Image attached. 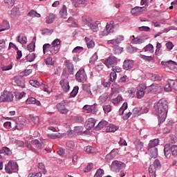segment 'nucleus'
I'll return each mask as SVG.
<instances>
[{"label":"nucleus","mask_w":177,"mask_h":177,"mask_svg":"<svg viewBox=\"0 0 177 177\" xmlns=\"http://www.w3.org/2000/svg\"><path fill=\"white\" fill-rule=\"evenodd\" d=\"M154 109L157 111L158 121L162 124L167 120L168 110H169L168 101L164 98L160 99L158 103L155 104Z\"/></svg>","instance_id":"obj_1"},{"label":"nucleus","mask_w":177,"mask_h":177,"mask_svg":"<svg viewBox=\"0 0 177 177\" xmlns=\"http://www.w3.org/2000/svg\"><path fill=\"white\" fill-rule=\"evenodd\" d=\"M164 153L167 158L171 157V153L174 157H177V145H169V144H166L164 148Z\"/></svg>","instance_id":"obj_2"},{"label":"nucleus","mask_w":177,"mask_h":177,"mask_svg":"<svg viewBox=\"0 0 177 177\" xmlns=\"http://www.w3.org/2000/svg\"><path fill=\"white\" fill-rule=\"evenodd\" d=\"M104 64H105L107 68H112V67L118 64V58L111 55L104 59Z\"/></svg>","instance_id":"obj_3"},{"label":"nucleus","mask_w":177,"mask_h":177,"mask_svg":"<svg viewBox=\"0 0 177 177\" xmlns=\"http://www.w3.org/2000/svg\"><path fill=\"white\" fill-rule=\"evenodd\" d=\"M60 39H55L49 48V55H56L59 53V50H60Z\"/></svg>","instance_id":"obj_4"},{"label":"nucleus","mask_w":177,"mask_h":177,"mask_svg":"<svg viewBox=\"0 0 177 177\" xmlns=\"http://www.w3.org/2000/svg\"><path fill=\"white\" fill-rule=\"evenodd\" d=\"M114 21H111L110 23H107L105 29L100 32V37H105L106 35H109V34H111V32H114Z\"/></svg>","instance_id":"obj_5"},{"label":"nucleus","mask_w":177,"mask_h":177,"mask_svg":"<svg viewBox=\"0 0 177 177\" xmlns=\"http://www.w3.org/2000/svg\"><path fill=\"white\" fill-rule=\"evenodd\" d=\"M161 168V163L160 160L156 159L153 162V165H151L149 167V172L150 177H156V171Z\"/></svg>","instance_id":"obj_6"},{"label":"nucleus","mask_w":177,"mask_h":177,"mask_svg":"<svg viewBox=\"0 0 177 177\" xmlns=\"http://www.w3.org/2000/svg\"><path fill=\"white\" fill-rule=\"evenodd\" d=\"M75 78L77 82H82V84L86 82L88 76H86V73H85V69H80L75 74Z\"/></svg>","instance_id":"obj_7"},{"label":"nucleus","mask_w":177,"mask_h":177,"mask_svg":"<svg viewBox=\"0 0 177 177\" xmlns=\"http://www.w3.org/2000/svg\"><path fill=\"white\" fill-rule=\"evenodd\" d=\"M17 171H19V165L13 162V160H10L8 165H6V172H7V174L17 172Z\"/></svg>","instance_id":"obj_8"},{"label":"nucleus","mask_w":177,"mask_h":177,"mask_svg":"<svg viewBox=\"0 0 177 177\" xmlns=\"http://www.w3.org/2000/svg\"><path fill=\"white\" fill-rule=\"evenodd\" d=\"M146 93V84L142 83L137 86L136 96L138 99L145 97Z\"/></svg>","instance_id":"obj_9"},{"label":"nucleus","mask_w":177,"mask_h":177,"mask_svg":"<svg viewBox=\"0 0 177 177\" xmlns=\"http://www.w3.org/2000/svg\"><path fill=\"white\" fill-rule=\"evenodd\" d=\"M122 71V68L119 66H114L112 67V72L110 73V81L111 82H115V80H117V73H121Z\"/></svg>","instance_id":"obj_10"},{"label":"nucleus","mask_w":177,"mask_h":177,"mask_svg":"<svg viewBox=\"0 0 177 177\" xmlns=\"http://www.w3.org/2000/svg\"><path fill=\"white\" fill-rule=\"evenodd\" d=\"M14 97L12 93L4 91L0 96V102H12Z\"/></svg>","instance_id":"obj_11"},{"label":"nucleus","mask_w":177,"mask_h":177,"mask_svg":"<svg viewBox=\"0 0 177 177\" xmlns=\"http://www.w3.org/2000/svg\"><path fill=\"white\" fill-rule=\"evenodd\" d=\"M20 10L18 8H13L10 12L11 20L13 21H17V20L20 19Z\"/></svg>","instance_id":"obj_12"},{"label":"nucleus","mask_w":177,"mask_h":177,"mask_svg":"<svg viewBox=\"0 0 177 177\" xmlns=\"http://www.w3.org/2000/svg\"><path fill=\"white\" fill-rule=\"evenodd\" d=\"M175 85H176V81L174 80H168L167 84L165 86V91L166 92H171L172 89H175Z\"/></svg>","instance_id":"obj_13"},{"label":"nucleus","mask_w":177,"mask_h":177,"mask_svg":"<svg viewBox=\"0 0 177 177\" xmlns=\"http://www.w3.org/2000/svg\"><path fill=\"white\" fill-rule=\"evenodd\" d=\"M125 167H127L125 163L118 160H113L111 164V169H122Z\"/></svg>","instance_id":"obj_14"},{"label":"nucleus","mask_w":177,"mask_h":177,"mask_svg":"<svg viewBox=\"0 0 177 177\" xmlns=\"http://www.w3.org/2000/svg\"><path fill=\"white\" fill-rule=\"evenodd\" d=\"M14 81L17 86H20V88H26V82L21 75L15 76L14 77Z\"/></svg>","instance_id":"obj_15"},{"label":"nucleus","mask_w":177,"mask_h":177,"mask_svg":"<svg viewBox=\"0 0 177 177\" xmlns=\"http://www.w3.org/2000/svg\"><path fill=\"white\" fill-rule=\"evenodd\" d=\"M57 109L61 114H67L68 113V109L66 108V102L62 101L57 104Z\"/></svg>","instance_id":"obj_16"},{"label":"nucleus","mask_w":177,"mask_h":177,"mask_svg":"<svg viewBox=\"0 0 177 177\" xmlns=\"http://www.w3.org/2000/svg\"><path fill=\"white\" fill-rule=\"evenodd\" d=\"M124 41V36L120 35L116 39H113L107 41L108 45H113V46H117V45H120L121 41Z\"/></svg>","instance_id":"obj_17"},{"label":"nucleus","mask_w":177,"mask_h":177,"mask_svg":"<svg viewBox=\"0 0 177 177\" xmlns=\"http://www.w3.org/2000/svg\"><path fill=\"white\" fill-rule=\"evenodd\" d=\"M144 12H146L145 7H136L131 10V14L134 16H140Z\"/></svg>","instance_id":"obj_18"},{"label":"nucleus","mask_w":177,"mask_h":177,"mask_svg":"<svg viewBox=\"0 0 177 177\" xmlns=\"http://www.w3.org/2000/svg\"><path fill=\"white\" fill-rule=\"evenodd\" d=\"M133 60L127 59L124 61L122 68L124 70H131L133 67Z\"/></svg>","instance_id":"obj_19"},{"label":"nucleus","mask_w":177,"mask_h":177,"mask_svg":"<svg viewBox=\"0 0 177 177\" xmlns=\"http://www.w3.org/2000/svg\"><path fill=\"white\" fill-rule=\"evenodd\" d=\"M117 154H118V149H113L106 156V161H111V160H114V158L117 156Z\"/></svg>","instance_id":"obj_20"},{"label":"nucleus","mask_w":177,"mask_h":177,"mask_svg":"<svg viewBox=\"0 0 177 177\" xmlns=\"http://www.w3.org/2000/svg\"><path fill=\"white\" fill-rule=\"evenodd\" d=\"M96 123V120L93 118H89L85 124V128L87 131H90L95 127V124Z\"/></svg>","instance_id":"obj_21"},{"label":"nucleus","mask_w":177,"mask_h":177,"mask_svg":"<svg viewBox=\"0 0 177 177\" xmlns=\"http://www.w3.org/2000/svg\"><path fill=\"white\" fill-rule=\"evenodd\" d=\"M31 143L33 146H35L36 149L38 150H41L45 147V144L44 142H40L39 140L37 139L32 140Z\"/></svg>","instance_id":"obj_22"},{"label":"nucleus","mask_w":177,"mask_h":177,"mask_svg":"<svg viewBox=\"0 0 177 177\" xmlns=\"http://www.w3.org/2000/svg\"><path fill=\"white\" fill-rule=\"evenodd\" d=\"M66 67L68 69V74L70 75H74V64L69 61H65Z\"/></svg>","instance_id":"obj_23"},{"label":"nucleus","mask_w":177,"mask_h":177,"mask_svg":"<svg viewBox=\"0 0 177 177\" xmlns=\"http://www.w3.org/2000/svg\"><path fill=\"white\" fill-rule=\"evenodd\" d=\"M148 153L151 158H157L158 149L157 148H148Z\"/></svg>","instance_id":"obj_24"},{"label":"nucleus","mask_w":177,"mask_h":177,"mask_svg":"<svg viewBox=\"0 0 177 177\" xmlns=\"http://www.w3.org/2000/svg\"><path fill=\"white\" fill-rule=\"evenodd\" d=\"M99 24H100V21H96L94 24L91 22L88 26L93 32H97L99 31Z\"/></svg>","instance_id":"obj_25"},{"label":"nucleus","mask_w":177,"mask_h":177,"mask_svg":"<svg viewBox=\"0 0 177 177\" xmlns=\"http://www.w3.org/2000/svg\"><path fill=\"white\" fill-rule=\"evenodd\" d=\"M26 103V104H37V106H41V102L32 97L28 98Z\"/></svg>","instance_id":"obj_26"},{"label":"nucleus","mask_w":177,"mask_h":177,"mask_svg":"<svg viewBox=\"0 0 177 177\" xmlns=\"http://www.w3.org/2000/svg\"><path fill=\"white\" fill-rule=\"evenodd\" d=\"M59 84L64 92H68V91H70V85L68 84V82L61 80Z\"/></svg>","instance_id":"obj_27"},{"label":"nucleus","mask_w":177,"mask_h":177,"mask_svg":"<svg viewBox=\"0 0 177 177\" xmlns=\"http://www.w3.org/2000/svg\"><path fill=\"white\" fill-rule=\"evenodd\" d=\"M159 142L160 140L158 138L150 140L148 145V149H156V146H158Z\"/></svg>","instance_id":"obj_28"},{"label":"nucleus","mask_w":177,"mask_h":177,"mask_svg":"<svg viewBox=\"0 0 177 177\" xmlns=\"http://www.w3.org/2000/svg\"><path fill=\"white\" fill-rule=\"evenodd\" d=\"M17 42L21 44H27V37L23 34H20L17 37Z\"/></svg>","instance_id":"obj_29"},{"label":"nucleus","mask_w":177,"mask_h":177,"mask_svg":"<svg viewBox=\"0 0 177 177\" xmlns=\"http://www.w3.org/2000/svg\"><path fill=\"white\" fill-rule=\"evenodd\" d=\"M107 125H109V122L106 120H102L95 127V129H97V131H100V129L104 128V127H107Z\"/></svg>","instance_id":"obj_30"},{"label":"nucleus","mask_w":177,"mask_h":177,"mask_svg":"<svg viewBox=\"0 0 177 177\" xmlns=\"http://www.w3.org/2000/svg\"><path fill=\"white\" fill-rule=\"evenodd\" d=\"M59 14L61 17H62L64 19H67V7H66V5H64L62 6V8L61 9V10L59 11Z\"/></svg>","instance_id":"obj_31"},{"label":"nucleus","mask_w":177,"mask_h":177,"mask_svg":"<svg viewBox=\"0 0 177 177\" xmlns=\"http://www.w3.org/2000/svg\"><path fill=\"white\" fill-rule=\"evenodd\" d=\"M24 124H26L24 119H21V121H17L15 122L16 129H23V128H24Z\"/></svg>","instance_id":"obj_32"},{"label":"nucleus","mask_w":177,"mask_h":177,"mask_svg":"<svg viewBox=\"0 0 177 177\" xmlns=\"http://www.w3.org/2000/svg\"><path fill=\"white\" fill-rule=\"evenodd\" d=\"M134 145L138 151H140V150L143 149V142H142V141H140L139 139H137L134 141Z\"/></svg>","instance_id":"obj_33"},{"label":"nucleus","mask_w":177,"mask_h":177,"mask_svg":"<svg viewBox=\"0 0 177 177\" xmlns=\"http://www.w3.org/2000/svg\"><path fill=\"white\" fill-rule=\"evenodd\" d=\"M10 28V25L9 24V21H3L1 24V28L0 29V32L2 31H6V30H9Z\"/></svg>","instance_id":"obj_34"},{"label":"nucleus","mask_w":177,"mask_h":177,"mask_svg":"<svg viewBox=\"0 0 177 177\" xmlns=\"http://www.w3.org/2000/svg\"><path fill=\"white\" fill-rule=\"evenodd\" d=\"M55 19H56V17L53 14H49L46 17V23L47 24H52L53 21H55Z\"/></svg>","instance_id":"obj_35"},{"label":"nucleus","mask_w":177,"mask_h":177,"mask_svg":"<svg viewBox=\"0 0 177 177\" xmlns=\"http://www.w3.org/2000/svg\"><path fill=\"white\" fill-rule=\"evenodd\" d=\"M85 41L87 45V48H88V49H92L95 48V41H93V40H91V39H89L88 37H85Z\"/></svg>","instance_id":"obj_36"},{"label":"nucleus","mask_w":177,"mask_h":177,"mask_svg":"<svg viewBox=\"0 0 177 177\" xmlns=\"http://www.w3.org/2000/svg\"><path fill=\"white\" fill-rule=\"evenodd\" d=\"M115 131H118V127L114 124H109L106 129V132H115Z\"/></svg>","instance_id":"obj_37"},{"label":"nucleus","mask_w":177,"mask_h":177,"mask_svg":"<svg viewBox=\"0 0 177 177\" xmlns=\"http://www.w3.org/2000/svg\"><path fill=\"white\" fill-rule=\"evenodd\" d=\"M175 64H177L176 62H175L172 60L161 62V65L166 66V67H171V66H175Z\"/></svg>","instance_id":"obj_38"},{"label":"nucleus","mask_w":177,"mask_h":177,"mask_svg":"<svg viewBox=\"0 0 177 177\" xmlns=\"http://www.w3.org/2000/svg\"><path fill=\"white\" fill-rule=\"evenodd\" d=\"M83 91H86L88 93L89 96H93V93L91 91V85L89 84H83L82 85Z\"/></svg>","instance_id":"obj_39"},{"label":"nucleus","mask_w":177,"mask_h":177,"mask_svg":"<svg viewBox=\"0 0 177 177\" xmlns=\"http://www.w3.org/2000/svg\"><path fill=\"white\" fill-rule=\"evenodd\" d=\"M82 21L84 24L89 26L92 23V18L89 16L85 15L82 17Z\"/></svg>","instance_id":"obj_40"},{"label":"nucleus","mask_w":177,"mask_h":177,"mask_svg":"<svg viewBox=\"0 0 177 177\" xmlns=\"http://www.w3.org/2000/svg\"><path fill=\"white\" fill-rule=\"evenodd\" d=\"M0 153H5L7 156H12V151L8 147H4L0 150Z\"/></svg>","instance_id":"obj_41"},{"label":"nucleus","mask_w":177,"mask_h":177,"mask_svg":"<svg viewBox=\"0 0 177 177\" xmlns=\"http://www.w3.org/2000/svg\"><path fill=\"white\" fill-rule=\"evenodd\" d=\"M62 136H63L60 133L48 134V138H49V139H60Z\"/></svg>","instance_id":"obj_42"},{"label":"nucleus","mask_w":177,"mask_h":177,"mask_svg":"<svg viewBox=\"0 0 177 177\" xmlns=\"http://www.w3.org/2000/svg\"><path fill=\"white\" fill-rule=\"evenodd\" d=\"M74 131L77 135H82V133H84L85 132V131H84V127L81 126L75 127Z\"/></svg>","instance_id":"obj_43"},{"label":"nucleus","mask_w":177,"mask_h":177,"mask_svg":"<svg viewBox=\"0 0 177 177\" xmlns=\"http://www.w3.org/2000/svg\"><path fill=\"white\" fill-rule=\"evenodd\" d=\"M28 16H30V17H41V14L37 12V11L32 10L30 12L28 13Z\"/></svg>","instance_id":"obj_44"},{"label":"nucleus","mask_w":177,"mask_h":177,"mask_svg":"<svg viewBox=\"0 0 177 177\" xmlns=\"http://www.w3.org/2000/svg\"><path fill=\"white\" fill-rule=\"evenodd\" d=\"M45 63L48 67H50V66H53L55 64V62H53V59L52 57H48L45 59Z\"/></svg>","instance_id":"obj_45"},{"label":"nucleus","mask_w":177,"mask_h":177,"mask_svg":"<svg viewBox=\"0 0 177 177\" xmlns=\"http://www.w3.org/2000/svg\"><path fill=\"white\" fill-rule=\"evenodd\" d=\"M128 109V103L124 102L121 108L119 109V114L120 115H122L124 114V112Z\"/></svg>","instance_id":"obj_46"},{"label":"nucleus","mask_w":177,"mask_h":177,"mask_svg":"<svg viewBox=\"0 0 177 177\" xmlns=\"http://www.w3.org/2000/svg\"><path fill=\"white\" fill-rule=\"evenodd\" d=\"M42 35H52L53 33V29L45 28L41 30Z\"/></svg>","instance_id":"obj_47"},{"label":"nucleus","mask_w":177,"mask_h":177,"mask_svg":"<svg viewBox=\"0 0 177 177\" xmlns=\"http://www.w3.org/2000/svg\"><path fill=\"white\" fill-rule=\"evenodd\" d=\"M113 53L114 55H121V53H122V48L118 44L117 46H113Z\"/></svg>","instance_id":"obj_48"},{"label":"nucleus","mask_w":177,"mask_h":177,"mask_svg":"<svg viewBox=\"0 0 177 177\" xmlns=\"http://www.w3.org/2000/svg\"><path fill=\"white\" fill-rule=\"evenodd\" d=\"M79 89L80 87H78V86H75L70 93L71 97H75V96H77V94L78 93Z\"/></svg>","instance_id":"obj_49"},{"label":"nucleus","mask_w":177,"mask_h":177,"mask_svg":"<svg viewBox=\"0 0 177 177\" xmlns=\"http://www.w3.org/2000/svg\"><path fill=\"white\" fill-rule=\"evenodd\" d=\"M37 57V55H35V53H30L26 56V60L28 62H34L35 60V58Z\"/></svg>","instance_id":"obj_50"},{"label":"nucleus","mask_w":177,"mask_h":177,"mask_svg":"<svg viewBox=\"0 0 177 177\" xmlns=\"http://www.w3.org/2000/svg\"><path fill=\"white\" fill-rule=\"evenodd\" d=\"M84 150L86 151V153H88V154H92L95 153V148L92 147L91 146L85 147Z\"/></svg>","instance_id":"obj_51"},{"label":"nucleus","mask_w":177,"mask_h":177,"mask_svg":"<svg viewBox=\"0 0 177 177\" xmlns=\"http://www.w3.org/2000/svg\"><path fill=\"white\" fill-rule=\"evenodd\" d=\"M145 52H150V53H153L154 52L153 47L151 44H148L144 48Z\"/></svg>","instance_id":"obj_52"},{"label":"nucleus","mask_w":177,"mask_h":177,"mask_svg":"<svg viewBox=\"0 0 177 177\" xmlns=\"http://www.w3.org/2000/svg\"><path fill=\"white\" fill-rule=\"evenodd\" d=\"M128 81H129V78L127 75H123L118 80L119 84H125Z\"/></svg>","instance_id":"obj_53"},{"label":"nucleus","mask_w":177,"mask_h":177,"mask_svg":"<svg viewBox=\"0 0 177 177\" xmlns=\"http://www.w3.org/2000/svg\"><path fill=\"white\" fill-rule=\"evenodd\" d=\"M150 78L151 81H161L162 77L161 76L156 74H151L150 75Z\"/></svg>","instance_id":"obj_54"},{"label":"nucleus","mask_w":177,"mask_h":177,"mask_svg":"<svg viewBox=\"0 0 177 177\" xmlns=\"http://www.w3.org/2000/svg\"><path fill=\"white\" fill-rule=\"evenodd\" d=\"M118 91V86L117 85V84H113L111 87V92L110 96H113L114 93H117Z\"/></svg>","instance_id":"obj_55"},{"label":"nucleus","mask_w":177,"mask_h":177,"mask_svg":"<svg viewBox=\"0 0 177 177\" xmlns=\"http://www.w3.org/2000/svg\"><path fill=\"white\" fill-rule=\"evenodd\" d=\"M32 73V71L31 69H26L24 71L21 72L20 73L21 77H27L28 75H30Z\"/></svg>","instance_id":"obj_56"},{"label":"nucleus","mask_w":177,"mask_h":177,"mask_svg":"<svg viewBox=\"0 0 177 177\" xmlns=\"http://www.w3.org/2000/svg\"><path fill=\"white\" fill-rule=\"evenodd\" d=\"M104 175V170L103 169H99L97 170L94 175V177H102Z\"/></svg>","instance_id":"obj_57"},{"label":"nucleus","mask_w":177,"mask_h":177,"mask_svg":"<svg viewBox=\"0 0 177 177\" xmlns=\"http://www.w3.org/2000/svg\"><path fill=\"white\" fill-rule=\"evenodd\" d=\"M30 84L32 85V86H35L37 88V86H39L40 85H42L41 82H38L37 80H30Z\"/></svg>","instance_id":"obj_58"},{"label":"nucleus","mask_w":177,"mask_h":177,"mask_svg":"<svg viewBox=\"0 0 177 177\" xmlns=\"http://www.w3.org/2000/svg\"><path fill=\"white\" fill-rule=\"evenodd\" d=\"M38 168L41 169V172L45 175L46 174V169L45 168V165L43 162H39L38 165Z\"/></svg>","instance_id":"obj_59"},{"label":"nucleus","mask_w":177,"mask_h":177,"mask_svg":"<svg viewBox=\"0 0 177 177\" xmlns=\"http://www.w3.org/2000/svg\"><path fill=\"white\" fill-rule=\"evenodd\" d=\"M30 118L35 125H38L39 124V118L38 116L30 115Z\"/></svg>","instance_id":"obj_60"},{"label":"nucleus","mask_w":177,"mask_h":177,"mask_svg":"<svg viewBox=\"0 0 177 177\" xmlns=\"http://www.w3.org/2000/svg\"><path fill=\"white\" fill-rule=\"evenodd\" d=\"M82 50H84V47L77 46L73 50L72 53H81V52H82Z\"/></svg>","instance_id":"obj_61"},{"label":"nucleus","mask_w":177,"mask_h":177,"mask_svg":"<svg viewBox=\"0 0 177 177\" xmlns=\"http://www.w3.org/2000/svg\"><path fill=\"white\" fill-rule=\"evenodd\" d=\"M133 114L134 115V117H136V115H141V111L140 108L136 107L133 109Z\"/></svg>","instance_id":"obj_62"},{"label":"nucleus","mask_w":177,"mask_h":177,"mask_svg":"<svg viewBox=\"0 0 177 177\" xmlns=\"http://www.w3.org/2000/svg\"><path fill=\"white\" fill-rule=\"evenodd\" d=\"M130 97H134L135 93H136V89L135 88H131L128 90Z\"/></svg>","instance_id":"obj_63"},{"label":"nucleus","mask_w":177,"mask_h":177,"mask_svg":"<svg viewBox=\"0 0 177 177\" xmlns=\"http://www.w3.org/2000/svg\"><path fill=\"white\" fill-rule=\"evenodd\" d=\"M28 177H42V173L37 172V173H30L28 174Z\"/></svg>","instance_id":"obj_64"}]
</instances>
